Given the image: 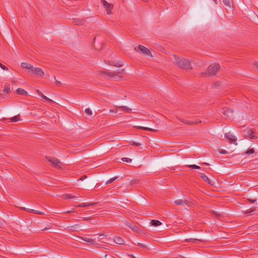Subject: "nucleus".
<instances>
[{
    "label": "nucleus",
    "instance_id": "39448f33",
    "mask_svg": "<svg viewBox=\"0 0 258 258\" xmlns=\"http://www.w3.org/2000/svg\"><path fill=\"white\" fill-rule=\"evenodd\" d=\"M101 3L104 8L106 10L108 15H111L112 14V10L113 8V5L108 3L105 0H101Z\"/></svg>",
    "mask_w": 258,
    "mask_h": 258
},
{
    "label": "nucleus",
    "instance_id": "4468645a",
    "mask_svg": "<svg viewBox=\"0 0 258 258\" xmlns=\"http://www.w3.org/2000/svg\"><path fill=\"white\" fill-rule=\"evenodd\" d=\"M80 238L82 240H83L84 241L88 242V243H90L92 244L93 245H95L97 244V243L95 241V240H94L92 238H88L86 237H80Z\"/></svg>",
    "mask_w": 258,
    "mask_h": 258
},
{
    "label": "nucleus",
    "instance_id": "5701e85b",
    "mask_svg": "<svg viewBox=\"0 0 258 258\" xmlns=\"http://www.w3.org/2000/svg\"><path fill=\"white\" fill-rule=\"evenodd\" d=\"M16 92L18 94L20 95H27V92L25 90L21 89V88H18L16 90Z\"/></svg>",
    "mask_w": 258,
    "mask_h": 258
},
{
    "label": "nucleus",
    "instance_id": "ddd939ff",
    "mask_svg": "<svg viewBox=\"0 0 258 258\" xmlns=\"http://www.w3.org/2000/svg\"><path fill=\"white\" fill-rule=\"evenodd\" d=\"M178 119L179 121H180L185 124H195L201 122V121H199L198 122L194 121H189L188 120L184 119L181 118H178Z\"/></svg>",
    "mask_w": 258,
    "mask_h": 258
},
{
    "label": "nucleus",
    "instance_id": "473e14b6",
    "mask_svg": "<svg viewBox=\"0 0 258 258\" xmlns=\"http://www.w3.org/2000/svg\"><path fill=\"white\" fill-rule=\"evenodd\" d=\"M187 166L192 169H199L201 168V167L199 166L196 165H187Z\"/></svg>",
    "mask_w": 258,
    "mask_h": 258
},
{
    "label": "nucleus",
    "instance_id": "603ef678",
    "mask_svg": "<svg viewBox=\"0 0 258 258\" xmlns=\"http://www.w3.org/2000/svg\"><path fill=\"white\" fill-rule=\"evenodd\" d=\"M75 196L76 197L75 198H76V199L80 198V196L79 195H75Z\"/></svg>",
    "mask_w": 258,
    "mask_h": 258
},
{
    "label": "nucleus",
    "instance_id": "49530a36",
    "mask_svg": "<svg viewBox=\"0 0 258 258\" xmlns=\"http://www.w3.org/2000/svg\"><path fill=\"white\" fill-rule=\"evenodd\" d=\"M86 178H87V176H86V175H83V176H82L81 177L80 179H81V180H84L85 179H86Z\"/></svg>",
    "mask_w": 258,
    "mask_h": 258
},
{
    "label": "nucleus",
    "instance_id": "052dcab7",
    "mask_svg": "<svg viewBox=\"0 0 258 258\" xmlns=\"http://www.w3.org/2000/svg\"><path fill=\"white\" fill-rule=\"evenodd\" d=\"M47 229V228H45L44 229H43V230H45V229Z\"/></svg>",
    "mask_w": 258,
    "mask_h": 258
},
{
    "label": "nucleus",
    "instance_id": "6e6d98bb",
    "mask_svg": "<svg viewBox=\"0 0 258 258\" xmlns=\"http://www.w3.org/2000/svg\"><path fill=\"white\" fill-rule=\"evenodd\" d=\"M56 83H57L58 84H60V82H59V81H57V82H56Z\"/></svg>",
    "mask_w": 258,
    "mask_h": 258
},
{
    "label": "nucleus",
    "instance_id": "c03bdc74",
    "mask_svg": "<svg viewBox=\"0 0 258 258\" xmlns=\"http://www.w3.org/2000/svg\"><path fill=\"white\" fill-rule=\"evenodd\" d=\"M110 112H114V113H117V111H118V109L117 108H114L112 110H110Z\"/></svg>",
    "mask_w": 258,
    "mask_h": 258
},
{
    "label": "nucleus",
    "instance_id": "bb28decb",
    "mask_svg": "<svg viewBox=\"0 0 258 258\" xmlns=\"http://www.w3.org/2000/svg\"><path fill=\"white\" fill-rule=\"evenodd\" d=\"M232 0H223V3L224 4L229 8L231 7V3Z\"/></svg>",
    "mask_w": 258,
    "mask_h": 258
},
{
    "label": "nucleus",
    "instance_id": "bf43d9fd",
    "mask_svg": "<svg viewBox=\"0 0 258 258\" xmlns=\"http://www.w3.org/2000/svg\"><path fill=\"white\" fill-rule=\"evenodd\" d=\"M107 254H106V255H105L104 257H107Z\"/></svg>",
    "mask_w": 258,
    "mask_h": 258
},
{
    "label": "nucleus",
    "instance_id": "6e6552de",
    "mask_svg": "<svg viewBox=\"0 0 258 258\" xmlns=\"http://www.w3.org/2000/svg\"><path fill=\"white\" fill-rule=\"evenodd\" d=\"M253 132L251 128H247L243 131V134L245 138H249L250 139H255L256 137L253 135Z\"/></svg>",
    "mask_w": 258,
    "mask_h": 258
},
{
    "label": "nucleus",
    "instance_id": "5fc2aeb1",
    "mask_svg": "<svg viewBox=\"0 0 258 258\" xmlns=\"http://www.w3.org/2000/svg\"><path fill=\"white\" fill-rule=\"evenodd\" d=\"M3 225L2 221L0 220V227H1Z\"/></svg>",
    "mask_w": 258,
    "mask_h": 258
},
{
    "label": "nucleus",
    "instance_id": "f704fd0d",
    "mask_svg": "<svg viewBox=\"0 0 258 258\" xmlns=\"http://www.w3.org/2000/svg\"><path fill=\"white\" fill-rule=\"evenodd\" d=\"M121 160L123 162H128V163L132 162V159L130 158H128L124 157V158H122L121 159Z\"/></svg>",
    "mask_w": 258,
    "mask_h": 258
},
{
    "label": "nucleus",
    "instance_id": "9b49d317",
    "mask_svg": "<svg viewBox=\"0 0 258 258\" xmlns=\"http://www.w3.org/2000/svg\"><path fill=\"white\" fill-rule=\"evenodd\" d=\"M225 137L228 139L229 142L232 143L234 142H235L237 140V138L235 136L231 135L229 133H226L225 135Z\"/></svg>",
    "mask_w": 258,
    "mask_h": 258
},
{
    "label": "nucleus",
    "instance_id": "b1692460",
    "mask_svg": "<svg viewBox=\"0 0 258 258\" xmlns=\"http://www.w3.org/2000/svg\"><path fill=\"white\" fill-rule=\"evenodd\" d=\"M152 225L154 226H158L161 225V222L157 220H152L151 222Z\"/></svg>",
    "mask_w": 258,
    "mask_h": 258
},
{
    "label": "nucleus",
    "instance_id": "0eeeda50",
    "mask_svg": "<svg viewBox=\"0 0 258 258\" xmlns=\"http://www.w3.org/2000/svg\"><path fill=\"white\" fill-rule=\"evenodd\" d=\"M44 75L43 70L39 68L33 67V76L36 78H41Z\"/></svg>",
    "mask_w": 258,
    "mask_h": 258
},
{
    "label": "nucleus",
    "instance_id": "f257e3e1",
    "mask_svg": "<svg viewBox=\"0 0 258 258\" xmlns=\"http://www.w3.org/2000/svg\"><path fill=\"white\" fill-rule=\"evenodd\" d=\"M173 60L174 63L180 69L184 70L192 69L190 62L187 59L174 55L173 56Z\"/></svg>",
    "mask_w": 258,
    "mask_h": 258
},
{
    "label": "nucleus",
    "instance_id": "7c9ffc66",
    "mask_svg": "<svg viewBox=\"0 0 258 258\" xmlns=\"http://www.w3.org/2000/svg\"><path fill=\"white\" fill-rule=\"evenodd\" d=\"M62 197L63 199H73V198H76L75 196H73L71 195H69V194H66V195H63L62 196Z\"/></svg>",
    "mask_w": 258,
    "mask_h": 258
},
{
    "label": "nucleus",
    "instance_id": "864d4df0",
    "mask_svg": "<svg viewBox=\"0 0 258 258\" xmlns=\"http://www.w3.org/2000/svg\"><path fill=\"white\" fill-rule=\"evenodd\" d=\"M124 69H122L120 72H118V73H121L124 71Z\"/></svg>",
    "mask_w": 258,
    "mask_h": 258
},
{
    "label": "nucleus",
    "instance_id": "37998d69",
    "mask_svg": "<svg viewBox=\"0 0 258 258\" xmlns=\"http://www.w3.org/2000/svg\"><path fill=\"white\" fill-rule=\"evenodd\" d=\"M96 204V203H85L86 207L90 206Z\"/></svg>",
    "mask_w": 258,
    "mask_h": 258
},
{
    "label": "nucleus",
    "instance_id": "393cba45",
    "mask_svg": "<svg viewBox=\"0 0 258 258\" xmlns=\"http://www.w3.org/2000/svg\"><path fill=\"white\" fill-rule=\"evenodd\" d=\"M137 127L138 128L144 130L145 131H151V132H156V130H155L152 129L151 128L147 127H143V126H139Z\"/></svg>",
    "mask_w": 258,
    "mask_h": 258
},
{
    "label": "nucleus",
    "instance_id": "20e7f679",
    "mask_svg": "<svg viewBox=\"0 0 258 258\" xmlns=\"http://www.w3.org/2000/svg\"><path fill=\"white\" fill-rule=\"evenodd\" d=\"M218 63L211 64L207 69V73L209 75H215L219 70Z\"/></svg>",
    "mask_w": 258,
    "mask_h": 258
},
{
    "label": "nucleus",
    "instance_id": "cd10ccee",
    "mask_svg": "<svg viewBox=\"0 0 258 258\" xmlns=\"http://www.w3.org/2000/svg\"><path fill=\"white\" fill-rule=\"evenodd\" d=\"M3 92L6 93H9L11 92L10 87L9 86L6 85L3 90Z\"/></svg>",
    "mask_w": 258,
    "mask_h": 258
},
{
    "label": "nucleus",
    "instance_id": "1a4fd4ad",
    "mask_svg": "<svg viewBox=\"0 0 258 258\" xmlns=\"http://www.w3.org/2000/svg\"><path fill=\"white\" fill-rule=\"evenodd\" d=\"M174 203L177 206H188L189 204V202L186 200H182V199H178L174 201Z\"/></svg>",
    "mask_w": 258,
    "mask_h": 258
},
{
    "label": "nucleus",
    "instance_id": "2eb2a0df",
    "mask_svg": "<svg viewBox=\"0 0 258 258\" xmlns=\"http://www.w3.org/2000/svg\"><path fill=\"white\" fill-rule=\"evenodd\" d=\"M37 93H38L39 96L41 97L43 99H45L46 101H48L50 103H53V101L51 99L48 98L46 96L44 95L39 90H36Z\"/></svg>",
    "mask_w": 258,
    "mask_h": 258
},
{
    "label": "nucleus",
    "instance_id": "680f3d73",
    "mask_svg": "<svg viewBox=\"0 0 258 258\" xmlns=\"http://www.w3.org/2000/svg\"><path fill=\"white\" fill-rule=\"evenodd\" d=\"M84 220H87V218H85V219H84Z\"/></svg>",
    "mask_w": 258,
    "mask_h": 258
},
{
    "label": "nucleus",
    "instance_id": "2f4dec72",
    "mask_svg": "<svg viewBox=\"0 0 258 258\" xmlns=\"http://www.w3.org/2000/svg\"><path fill=\"white\" fill-rule=\"evenodd\" d=\"M129 143H130L131 145H134V146H140L141 145V143H136V142L133 141H130V142H129Z\"/></svg>",
    "mask_w": 258,
    "mask_h": 258
},
{
    "label": "nucleus",
    "instance_id": "f3484780",
    "mask_svg": "<svg viewBox=\"0 0 258 258\" xmlns=\"http://www.w3.org/2000/svg\"><path fill=\"white\" fill-rule=\"evenodd\" d=\"M109 64L111 66L118 68H120L123 66V63L122 62H118L117 61L115 60L110 61L109 62Z\"/></svg>",
    "mask_w": 258,
    "mask_h": 258
},
{
    "label": "nucleus",
    "instance_id": "a211bd4d",
    "mask_svg": "<svg viewBox=\"0 0 258 258\" xmlns=\"http://www.w3.org/2000/svg\"><path fill=\"white\" fill-rule=\"evenodd\" d=\"M200 177L206 182H208L211 185H213V183L211 182V180L208 177V176L204 173H200Z\"/></svg>",
    "mask_w": 258,
    "mask_h": 258
},
{
    "label": "nucleus",
    "instance_id": "c756f323",
    "mask_svg": "<svg viewBox=\"0 0 258 258\" xmlns=\"http://www.w3.org/2000/svg\"><path fill=\"white\" fill-rule=\"evenodd\" d=\"M99 237H100L99 240H101L103 242L106 243L104 240V239L106 238V235L104 234H101L99 235Z\"/></svg>",
    "mask_w": 258,
    "mask_h": 258
},
{
    "label": "nucleus",
    "instance_id": "423d86ee",
    "mask_svg": "<svg viewBox=\"0 0 258 258\" xmlns=\"http://www.w3.org/2000/svg\"><path fill=\"white\" fill-rule=\"evenodd\" d=\"M134 50L137 51L138 50H140L142 54H143L145 55H151V53L150 52V50L148 48H146V47L141 45H139V46L135 47Z\"/></svg>",
    "mask_w": 258,
    "mask_h": 258
},
{
    "label": "nucleus",
    "instance_id": "6ab92c4d",
    "mask_svg": "<svg viewBox=\"0 0 258 258\" xmlns=\"http://www.w3.org/2000/svg\"><path fill=\"white\" fill-rule=\"evenodd\" d=\"M80 227L78 224L68 227V229L70 231H78Z\"/></svg>",
    "mask_w": 258,
    "mask_h": 258
},
{
    "label": "nucleus",
    "instance_id": "9d476101",
    "mask_svg": "<svg viewBox=\"0 0 258 258\" xmlns=\"http://www.w3.org/2000/svg\"><path fill=\"white\" fill-rule=\"evenodd\" d=\"M222 113L223 114V115L225 117H227L229 118L232 117V113L233 111L231 109L228 108H224L222 110Z\"/></svg>",
    "mask_w": 258,
    "mask_h": 258
},
{
    "label": "nucleus",
    "instance_id": "13d9d810",
    "mask_svg": "<svg viewBox=\"0 0 258 258\" xmlns=\"http://www.w3.org/2000/svg\"><path fill=\"white\" fill-rule=\"evenodd\" d=\"M215 3L216 4H217V1H216V0H215Z\"/></svg>",
    "mask_w": 258,
    "mask_h": 258
},
{
    "label": "nucleus",
    "instance_id": "c9c22d12",
    "mask_svg": "<svg viewBox=\"0 0 258 258\" xmlns=\"http://www.w3.org/2000/svg\"><path fill=\"white\" fill-rule=\"evenodd\" d=\"M33 214H38V215H44V213L43 212H41L38 210H33Z\"/></svg>",
    "mask_w": 258,
    "mask_h": 258
},
{
    "label": "nucleus",
    "instance_id": "a878e982",
    "mask_svg": "<svg viewBox=\"0 0 258 258\" xmlns=\"http://www.w3.org/2000/svg\"><path fill=\"white\" fill-rule=\"evenodd\" d=\"M10 119L11 122H16L20 119V116L17 115L14 117H11Z\"/></svg>",
    "mask_w": 258,
    "mask_h": 258
},
{
    "label": "nucleus",
    "instance_id": "412c9836",
    "mask_svg": "<svg viewBox=\"0 0 258 258\" xmlns=\"http://www.w3.org/2000/svg\"><path fill=\"white\" fill-rule=\"evenodd\" d=\"M184 241L191 242L193 243H197L198 242L203 241V240L202 239H197V238H189V239H185L184 240Z\"/></svg>",
    "mask_w": 258,
    "mask_h": 258
},
{
    "label": "nucleus",
    "instance_id": "79ce46f5",
    "mask_svg": "<svg viewBox=\"0 0 258 258\" xmlns=\"http://www.w3.org/2000/svg\"><path fill=\"white\" fill-rule=\"evenodd\" d=\"M0 67L4 70H8V69L7 67H6V66H5L4 65H3V64H2L1 62H0Z\"/></svg>",
    "mask_w": 258,
    "mask_h": 258
},
{
    "label": "nucleus",
    "instance_id": "72a5a7b5",
    "mask_svg": "<svg viewBox=\"0 0 258 258\" xmlns=\"http://www.w3.org/2000/svg\"><path fill=\"white\" fill-rule=\"evenodd\" d=\"M117 178H118V177L116 176V177H113V178H111L109 179L108 180H107L106 181V184H109V183H110L112 182L115 179H116Z\"/></svg>",
    "mask_w": 258,
    "mask_h": 258
},
{
    "label": "nucleus",
    "instance_id": "a18cd8bd",
    "mask_svg": "<svg viewBox=\"0 0 258 258\" xmlns=\"http://www.w3.org/2000/svg\"><path fill=\"white\" fill-rule=\"evenodd\" d=\"M78 207H86L85 203H82V204H81L79 205L78 206Z\"/></svg>",
    "mask_w": 258,
    "mask_h": 258
},
{
    "label": "nucleus",
    "instance_id": "4be33fe9",
    "mask_svg": "<svg viewBox=\"0 0 258 258\" xmlns=\"http://www.w3.org/2000/svg\"><path fill=\"white\" fill-rule=\"evenodd\" d=\"M73 23L75 25H83L84 23V20H80L79 19H73Z\"/></svg>",
    "mask_w": 258,
    "mask_h": 258
},
{
    "label": "nucleus",
    "instance_id": "4c0bfd02",
    "mask_svg": "<svg viewBox=\"0 0 258 258\" xmlns=\"http://www.w3.org/2000/svg\"><path fill=\"white\" fill-rule=\"evenodd\" d=\"M254 211V209H249L247 210H246L244 212L245 214H250L251 213L253 212Z\"/></svg>",
    "mask_w": 258,
    "mask_h": 258
},
{
    "label": "nucleus",
    "instance_id": "aec40b11",
    "mask_svg": "<svg viewBox=\"0 0 258 258\" xmlns=\"http://www.w3.org/2000/svg\"><path fill=\"white\" fill-rule=\"evenodd\" d=\"M113 240L115 243L118 244H122L123 243V240L120 237H115L113 239Z\"/></svg>",
    "mask_w": 258,
    "mask_h": 258
},
{
    "label": "nucleus",
    "instance_id": "de8ad7c7",
    "mask_svg": "<svg viewBox=\"0 0 258 258\" xmlns=\"http://www.w3.org/2000/svg\"><path fill=\"white\" fill-rule=\"evenodd\" d=\"M125 224L127 226H128L130 228H131V227H132V226H133V225H131V224L130 223H127V222H125Z\"/></svg>",
    "mask_w": 258,
    "mask_h": 258
},
{
    "label": "nucleus",
    "instance_id": "f8f14e48",
    "mask_svg": "<svg viewBox=\"0 0 258 258\" xmlns=\"http://www.w3.org/2000/svg\"><path fill=\"white\" fill-rule=\"evenodd\" d=\"M21 67L24 69L28 70L29 72H32V66L30 63H28L27 62H22L21 63Z\"/></svg>",
    "mask_w": 258,
    "mask_h": 258
},
{
    "label": "nucleus",
    "instance_id": "dca6fc26",
    "mask_svg": "<svg viewBox=\"0 0 258 258\" xmlns=\"http://www.w3.org/2000/svg\"><path fill=\"white\" fill-rule=\"evenodd\" d=\"M116 107L118 108L120 110L124 111L127 113H130L132 112V109L126 106H117Z\"/></svg>",
    "mask_w": 258,
    "mask_h": 258
},
{
    "label": "nucleus",
    "instance_id": "09e8293b",
    "mask_svg": "<svg viewBox=\"0 0 258 258\" xmlns=\"http://www.w3.org/2000/svg\"><path fill=\"white\" fill-rule=\"evenodd\" d=\"M219 152L221 154H225L226 153V151L225 150H220Z\"/></svg>",
    "mask_w": 258,
    "mask_h": 258
},
{
    "label": "nucleus",
    "instance_id": "3c124183",
    "mask_svg": "<svg viewBox=\"0 0 258 258\" xmlns=\"http://www.w3.org/2000/svg\"><path fill=\"white\" fill-rule=\"evenodd\" d=\"M70 212H74V213H75V211H66V212H64V213H70Z\"/></svg>",
    "mask_w": 258,
    "mask_h": 258
},
{
    "label": "nucleus",
    "instance_id": "f03ea898",
    "mask_svg": "<svg viewBox=\"0 0 258 258\" xmlns=\"http://www.w3.org/2000/svg\"><path fill=\"white\" fill-rule=\"evenodd\" d=\"M46 159L49 162V164L55 168L58 169H63L64 164L56 158L51 157H46Z\"/></svg>",
    "mask_w": 258,
    "mask_h": 258
},
{
    "label": "nucleus",
    "instance_id": "8fccbe9b",
    "mask_svg": "<svg viewBox=\"0 0 258 258\" xmlns=\"http://www.w3.org/2000/svg\"><path fill=\"white\" fill-rule=\"evenodd\" d=\"M248 200L251 203H254L255 202V200H251V199H248Z\"/></svg>",
    "mask_w": 258,
    "mask_h": 258
},
{
    "label": "nucleus",
    "instance_id": "c85d7f7f",
    "mask_svg": "<svg viewBox=\"0 0 258 258\" xmlns=\"http://www.w3.org/2000/svg\"><path fill=\"white\" fill-rule=\"evenodd\" d=\"M131 229L134 232H140V229L139 228V227H138L136 225H133L132 227H131Z\"/></svg>",
    "mask_w": 258,
    "mask_h": 258
},
{
    "label": "nucleus",
    "instance_id": "58836bf2",
    "mask_svg": "<svg viewBox=\"0 0 258 258\" xmlns=\"http://www.w3.org/2000/svg\"><path fill=\"white\" fill-rule=\"evenodd\" d=\"M254 152V150L253 149H250L247 150L246 152V154H252Z\"/></svg>",
    "mask_w": 258,
    "mask_h": 258
},
{
    "label": "nucleus",
    "instance_id": "a19ab883",
    "mask_svg": "<svg viewBox=\"0 0 258 258\" xmlns=\"http://www.w3.org/2000/svg\"><path fill=\"white\" fill-rule=\"evenodd\" d=\"M22 209H23V210H25L28 212H30V213H32V209H26L24 207H22L21 208Z\"/></svg>",
    "mask_w": 258,
    "mask_h": 258
},
{
    "label": "nucleus",
    "instance_id": "7ed1b4c3",
    "mask_svg": "<svg viewBox=\"0 0 258 258\" xmlns=\"http://www.w3.org/2000/svg\"><path fill=\"white\" fill-rule=\"evenodd\" d=\"M96 75L98 76H102L104 74H106L109 77H114L116 80H120L122 79V77L118 76L114 72H106L104 71H98L96 72Z\"/></svg>",
    "mask_w": 258,
    "mask_h": 258
},
{
    "label": "nucleus",
    "instance_id": "4d7b16f0",
    "mask_svg": "<svg viewBox=\"0 0 258 258\" xmlns=\"http://www.w3.org/2000/svg\"><path fill=\"white\" fill-rule=\"evenodd\" d=\"M255 65L256 66V68L258 69V63H256Z\"/></svg>",
    "mask_w": 258,
    "mask_h": 258
},
{
    "label": "nucleus",
    "instance_id": "ea45409f",
    "mask_svg": "<svg viewBox=\"0 0 258 258\" xmlns=\"http://www.w3.org/2000/svg\"><path fill=\"white\" fill-rule=\"evenodd\" d=\"M138 246L141 247H142V248H147V246L144 245V244L143 243H138L137 244Z\"/></svg>",
    "mask_w": 258,
    "mask_h": 258
},
{
    "label": "nucleus",
    "instance_id": "e433bc0d",
    "mask_svg": "<svg viewBox=\"0 0 258 258\" xmlns=\"http://www.w3.org/2000/svg\"><path fill=\"white\" fill-rule=\"evenodd\" d=\"M85 113L87 114H88L89 115H90L92 114V111L91 110V109L90 108H86L85 110Z\"/></svg>",
    "mask_w": 258,
    "mask_h": 258
}]
</instances>
